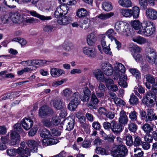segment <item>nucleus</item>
Wrapping results in <instances>:
<instances>
[{
	"mask_svg": "<svg viewBox=\"0 0 157 157\" xmlns=\"http://www.w3.org/2000/svg\"><path fill=\"white\" fill-rule=\"evenodd\" d=\"M68 10V7L65 4H62L57 8L54 15L56 17H59L57 20V22L60 25H67L71 22V18L70 17L66 16L60 17L63 15H66Z\"/></svg>",
	"mask_w": 157,
	"mask_h": 157,
	"instance_id": "obj_1",
	"label": "nucleus"
},
{
	"mask_svg": "<svg viewBox=\"0 0 157 157\" xmlns=\"http://www.w3.org/2000/svg\"><path fill=\"white\" fill-rule=\"evenodd\" d=\"M40 136L44 139L42 141L43 145L44 146L52 145L57 144L58 140L52 138L50 131L46 128L43 129L40 133Z\"/></svg>",
	"mask_w": 157,
	"mask_h": 157,
	"instance_id": "obj_2",
	"label": "nucleus"
},
{
	"mask_svg": "<svg viewBox=\"0 0 157 157\" xmlns=\"http://www.w3.org/2000/svg\"><path fill=\"white\" fill-rule=\"evenodd\" d=\"M143 24L144 25L142 29L138 31V33L144 36H150L155 32L156 29L151 22L144 21Z\"/></svg>",
	"mask_w": 157,
	"mask_h": 157,
	"instance_id": "obj_3",
	"label": "nucleus"
},
{
	"mask_svg": "<svg viewBox=\"0 0 157 157\" xmlns=\"http://www.w3.org/2000/svg\"><path fill=\"white\" fill-rule=\"evenodd\" d=\"M128 152V149L124 145H119L112 149L111 155L113 157H125Z\"/></svg>",
	"mask_w": 157,
	"mask_h": 157,
	"instance_id": "obj_4",
	"label": "nucleus"
},
{
	"mask_svg": "<svg viewBox=\"0 0 157 157\" xmlns=\"http://www.w3.org/2000/svg\"><path fill=\"white\" fill-rule=\"evenodd\" d=\"M80 95L77 92H75L72 95V99L67 105V109L71 111H74L79 105L80 101Z\"/></svg>",
	"mask_w": 157,
	"mask_h": 157,
	"instance_id": "obj_5",
	"label": "nucleus"
},
{
	"mask_svg": "<svg viewBox=\"0 0 157 157\" xmlns=\"http://www.w3.org/2000/svg\"><path fill=\"white\" fill-rule=\"evenodd\" d=\"M100 67L103 71L104 74L107 76H110L113 73V67L112 65L108 63H102L100 65Z\"/></svg>",
	"mask_w": 157,
	"mask_h": 157,
	"instance_id": "obj_6",
	"label": "nucleus"
},
{
	"mask_svg": "<svg viewBox=\"0 0 157 157\" xmlns=\"http://www.w3.org/2000/svg\"><path fill=\"white\" fill-rule=\"evenodd\" d=\"M106 36H107L108 38L109 39L112 41H114L117 45V48L119 49L121 46V44L114 37L116 35V33L114 32V30L112 29L108 30L105 34Z\"/></svg>",
	"mask_w": 157,
	"mask_h": 157,
	"instance_id": "obj_7",
	"label": "nucleus"
},
{
	"mask_svg": "<svg viewBox=\"0 0 157 157\" xmlns=\"http://www.w3.org/2000/svg\"><path fill=\"white\" fill-rule=\"evenodd\" d=\"M9 144L14 145L19 143L20 141V135L15 131H12L10 134Z\"/></svg>",
	"mask_w": 157,
	"mask_h": 157,
	"instance_id": "obj_8",
	"label": "nucleus"
},
{
	"mask_svg": "<svg viewBox=\"0 0 157 157\" xmlns=\"http://www.w3.org/2000/svg\"><path fill=\"white\" fill-rule=\"evenodd\" d=\"M83 53L90 58H94L96 55V51L94 47L88 46L84 47L82 48Z\"/></svg>",
	"mask_w": 157,
	"mask_h": 157,
	"instance_id": "obj_9",
	"label": "nucleus"
},
{
	"mask_svg": "<svg viewBox=\"0 0 157 157\" xmlns=\"http://www.w3.org/2000/svg\"><path fill=\"white\" fill-rule=\"evenodd\" d=\"M111 123V131L115 135L119 134L123 129L122 125L114 121H112Z\"/></svg>",
	"mask_w": 157,
	"mask_h": 157,
	"instance_id": "obj_10",
	"label": "nucleus"
},
{
	"mask_svg": "<svg viewBox=\"0 0 157 157\" xmlns=\"http://www.w3.org/2000/svg\"><path fill=\"white\" fill-rule=\"evenodd\" d=\"M145 13L148 19L155 20L157 19V11L155 10L149 8L146 10Z\"/></svg>",
	"mask_w": 157,
	"mask_h": 157,
	"instance_id": "obj_11",
	"label": "nucleus"
},
{
	"mask_svg": "<svg viewBox=\"0 0 157 157\" xmlns=\"http://www.w3.org/2000/svg\"><path fill=\"white\" fill-rule=\"evenodd\" d=\"M114 70L115 72V75L119 76L122 74H124L125 68L124 66L121 63H117L115 64L114 67Z\"/></svg>",
	"mask_w": 157,
	"mask_h": 157,
	"instance_id": "obj_12",
	"label": "nucleus"
},
{
	"mask_svg": "<svg viewBox=\"0 0 157 157\" xmlns=\"http://www.w3.org/2000/svg\"><path fill=\"white\" fill-rule=\"evenodd\" d=\"M126 27L123 21H118L115 24V29L119 34H124V33L126 31Z\"/></svg>",
	"mask_w": 157,
	"mask_h": 157,
	"instance_id": "obj_13",
	"label": "nucleus"
},
{
	"mask_svg": "<svg viewBox=\"0 0 157 157\" xmlns=\"http://www.w3.org/2000/svg\"><path fill=\"white\" fill-rule=\"evenodd\" d=\"M26 143L29 147L30 151H33L34 152H37L38 150V147L40 143L39 141L29 140L26 141Z\"/></svg>",
	"mask_w": 157,
	"mask_h": 157,
	"instance_id": "obj_14",
	"label": "nucleus"
},
{
	"mask_svg": "<svg viewBox=\"0 0 157 157\" xmlns=\"http://www.w3.org/2000/svg\"><path fill=\"white\" fill-rule=\"evenodd\" d=\"M53 113V110L46 106H43L39 110V115L43 117L46 115H50Z\"/></svg>",
	"mask_w": 157,
	"mask_h": 157,
	"instance_id": "obj_15",
	"label": "nucleus"
},
{
	"mask_svg": "<svg viewBox=\"0 0 157 157\" xmlns=\"http://www.w3.org/2000/svg\"><path fill=\"white\" fill-rule=\"evenodd\" d=\"M99 102V101L94 91L91 94L90 102L87 103V106L90 108L96 109L97 107V105Z\"/></svg>",
	"mask_w": 157,
	"mask_h": 157,
	"instance_id": "obj_16",
	"label": "nucleus"
},
{
	"mask_svg": "<svg viewBox=\"0 0 157 157\" xmlns=\"http://www.w3.org/2000/svg\"><path fill=\"white\" fill-rule=\"evenodd\" d=\"M33 121L30 118L25 117L21 121V124L23 128L25 130L29 129L33 126Z\"/></svg>",
	"mask_w": 157,
	"mask_h": 157,
	"instance_id": "obj_17",
	"label": "nucleus"
},
{
	"mask_svg": "<svg viewBox=\"0 0 157 157\" xmlns=\"http://www.w3.org/2000/svg\"><path fill=\"white\" fill-rule=\"evenodd\" d=\"M119 117L118 119L119 123L121 125L127 124L128 121V118L126 115V113L122 110L119 113Z\"/></svg>",
	"mask_w": 157,
	"mask_h": 157,
	"instance_id": "obj_18",
	"label": "nucleus"
},
{
	"mask_svg": "<svg viewBox=\"0 0 157 157\" xmlns=\"http://www.w3.org/2000/svg\"><path fill=\"white\" fill-rule=\"evenodd\" d=\"M97 40V37L96 35L94 32H92L89 34L87 36V43L89 46L94 45Z\"/></svg>",
	"mask_w": 157,
	"mask_h": 157,
	"instance_id": "obj_19",
	"label": "nucleus"
},
{
	"mask_svg": "<svg viewBox=\"0 0 157 157\" xmlns=\"http://www.w3.org/2000/svg\"><path fill=\"white\" fill-rule=\"evenodd\" d=\"M94 77L97 80L100 82H103L105 76L103 72L100 69H96L92 71Z\"/></svg>",
	"mask_w": 157,
	"mask_h": 157,
	"instance_id": "obj_20",
	"label": "nucleus"
},
{
	"mask_svg": "<svg viewBox=\"0 0 157 157\" xmlns=\"http://www.w3.org/2000/svg\"><path fill=\"white\" fill-rule=\"evenodd\" d=\"M27 12L30 14L31 16L36 17L42 21L48 20L52 19V17L50 16H45L44 15H42L38 13L34 10L28 11Z\"/></svg>",
	"mask_w": 157,
	"mask_h": 157,
	"instance_id": "obj_21",
	"label": "nucleus"
},
{
	"mask_svg": "<svg viewBox=\"0 0 157 157\" xmlns=\"http://www.w3.org/2000/svg\"><path fill=\"white\" fill-rule=\"evenodd\" d=\"M105 89V87L104 84L101 83L99 84L96 89V93L98 97L102 98L104 96Z\"/></svg>",
	"mask_w": 157,
	"mask_h": 157,
	"instance_id": "obj_22",
	"label": "nucleus"
},
{
	"mask_svg": "<svg viewBox=\"0 0 157 157\" xmlns=\"http://www.w3.org/2000/svg\"><path fill=\"white\" fill-rule=\"evenodd\" d=\"M50 73L52 77L57 78L64 74L65 72L61 69L54 68L51 69Z\"/></svg>",
	"mask_w": 157,
	"mask_h": 157,
	"instance_id": "obj_23",
	"label": "nucleus"
},
{
	"mask_svg": "<svg viewBox=\"0 0 157 157\" xmlns=\"http://www.w3.org/2000/svg\"><path fill=\"white\" fill-rule=\"evenodd\" d=\"M151 91H149L146 94V96H151V98L156 100L157 98V83L153 84L151 86Z\"/></svg>",
	"mask_w": 157,
	"mask_h": 157,
	"instance_id": "obj_24",
	"label": "nucleus"
},
{
	"mask_svg": "<svg viewBox=\"0 0 157 157\" xmlns=\"http://www.w3.org/2000/svg\"><path fill=\"white\" fill-rule=\"evenodd\" d=\"M89 12L84 8L78 9L76 11V15L79 18H84L88 15Z\"/></svg>",
	"mask_w": 157,
	"mask_h": 157,
	"instance_id": "obj_25",
	"label": "nucleus"
},
{
	"mask_svg": "<svg viewBox=\"0 0 157 157\" xmlns=\"http://www.w3.org/2000/svg\"><path fill=\"white\" fill-rule=\"evenodd\" d=\"M130 24L132 28L136 30H138V31L141 29L142 27H144V26L143 25H144L139 20H137L131 21Z\"/></svg>",
	"mask_w": 157,
	"mask_h": 157,
	"instance_id": "obj_26",
	"label": "nucleus"
},
{
	"mask_svg": "<svg viewBox=\"0 0 157 157\" xmlns=\"http://www.w3.org/2000/svg\"><path fill=\"white\" fill-rule=\"evenodd\" d=\"M21 1L20 0H4V4L11 8H13L16 7L14 5L17 3L21 4Z\"/></svg>",
	"mask_w": 157,
	"mask_h": 157,
	"instance_id": "obj_27",
	"label": "nucleus"
},
{
	"mask_svg": "<svg viewBox=\"0 0 157 157\" xmlns=\"http://www.w3.org/2000/svg\"><path fill=\"white\" fill-rule=\"evenodd\" d=\"M150 98H151V96H148L147 97L146 94L145 96L143 97L142 100L143 103L145 104L147 107L149 108L153 107L155 105L153 99H150L149 100Z\"/></svg>",
	"mask_w": 157,
	"mask_h": 157,
	"instance_id": "obj_28",
	"label": "nucleus"
},
{
	"mask_svg": "<svg viewBox=\"0 0 157 157\" xmlns=\"http://www.w3.org/2000/svg\"><path fill=\"white\" fill-rule=\"evenodd\" d=\"M157 120V116L154 113L153 111L151 109L148 110L145 121L147 122L148 121H152L153 120Z\"/></svg>",
	"mask_w": 157,
	"mask_h": 157,
	"instance_id": "obj_29",
	"label": "nucleus"
},
{
	"mask_svg": "<svg viewBox=\"0 0 157 157\" xmlns=\"http://www.w3.org/2000/svg\"><path fill=\"white\" fill-rule=\"evenodd\" d=\"M119 77H120L119 80L118 82L119 85L121 87H126L127 86V83L126 81L127 79V76L125 74H121Z\"/></svg>",
	"mask_w": 157,
	"mask_h": 157,
	"instance_id": "obj_30",
	"label": "nucleus"
},
{
	"mask_svg": "<svg viewBox=\"0 0 157 157\" xmlns=\"http://www.w3.org/2000/svg\"><path fill=\"white\" fill-rule=\"evenodd\" d=\"M148 49H150V51L149 52L148 54L146 56V59L148 61L152 64L154 63V61L155 56V53L154 51H151V48H149Z\"/></svg>",
	"mask_w": 157,
	"mask_h": 157,
	"instance_id": "obj_31",
	"label": "nucleus"
},
{
	"mask_svg": "<svg viewBox=\"0 0 157 157\" xmlns=\"http://www.w3.org/2000/svg\"><path fill=\"white\" fill-rule=\"evenodd\" d=\"M114 15V13L112 12L106 13H101L98 15L96 17L101 20H105L110 18Z\"/></svg>",
	"mask_w": 157,
	"mask_h": 157,
	"instance_id": "obj_32",
	"label": "nucleus"
},
{
	"mask_svg": "<svg viewBox=\"0 0 157 157\" xmlns=\"http://www.w3.org/2000/svg\"><path fill=\"white\" fill-rule=\"evenodd\" d=\"M11 17L12 21L14 23H20L21 20L20 15L17 13H12Z\"/></svg>",
	"mask_w": 157,
	"mask_h": 157,
	"instance_id": "obj_33",
	"label": "nucleus"
},
{
	"mask_svg": "<svg viewBox=\"0 0 157 157\" xmlns=\"http://www.w3.org/2000/svg\"><path fill=\"white\" fill-rule=\"evenodd\" d=\"M154 126H155L153 125H151L148 123H145L142 126V129L146 134H149L153 131Z\"/></svg>",
	"mask_w": 157,
	"mask_h": 157,
	"instance_id": "obj_34",
	"label": "nucleus"
},
{
	"mask_svg": "<svg viewBox=\"0 0 157 157\" xmlns=\"http://www.w3.org/2000/svg\"><path fill=\"white\" fill-rule=\"evenodd\" d=\"M141 49L137 45L133 46L131 48V52L135 59L138 60V59L136 57V55H138V53L141 51Z\"/></svg>",
	"mask_w": 157,
	"mask_h": 157,
	"instance_id": "obj_35",
	"label": "nucleus"
},
{
	"mask_svg": "<svg viewBox=\"0 0 157 157\" xmlns=\"http://www.w3.org/2000/svg\"><path fill=\"white\" fill-rule=\"evenodd\" d=\"M16 153H17L21 155L24 154H27L28 155L30 154L29 148L26 147L25 148L22 147H19L17 149H16Z\"/></svg>",
	"mask_w": 157,
	"mask_h": 157,
	"instance_id": "obj_36",
	"label": "nucleus"
},
{
	"mask_svg": "<svg viewBox=\"0 0 157 157\" xmlns=\"http://www.w3.org/2000/svg\"><path fill=\"white\" fill-rule=\"evenodd\" d=\"M118 3L121 6L125 8H128L132 6L131 0H119Z\"/></svg>",
	"mask_w": 157,
	"mask_h": 157,
	"instance_id": "obj_37",
	"label": "nucleus"
},
{
	"mask_svg": "<svg viewBox=\"0 0 157 157\" xmlns=\"http://www.w3.org/2000/svg\"><path fill=\"white\" fill-rule=\"evenodd\" d=\"M102 6L103 9L107 12L111 11L113 9L111 2L107 1H104L103 2Z\"/></svg>",
	"mask_w": 157,
	"mask_h": 157,
	"instance_id": "obj_38",
	"label": "nucleus"
},
{
	"mask_svg": "<svg viewBox=\"0 0 157 157\" xmlns=\"http://www.w3.org/2000/svg\"><path fill=\"white\" fill-rule=\"evenodd\" d=\"M120 13L125 17H131L132 15V10L127 9H122L120 10Z\"/></svg>",
	"mask_w": 157,
	"mask_h": 157,
	"instance_id": "obj_39",
	"label": "nucleus"
},
{
	"mask_svg": "<svg viewBox=\"0 0 157 157\" xmlns=\"http://www.w3.org/2000/svg\"><path fill=\"white\" fill-rule=\"evenodd\" d=\"M63 47L64 49L67 51L69 52L73 48V44L71 42L65 41L63 44Z\"/></svg>",
	"mask_w": 157,
	"mask_h": 157,
	"instance_id": "obj_40",
	"label": "nucleus"
},
{
	"mask_svg": "<svg viewBox=\"0 0 157 157\" xmlns=\"http://www.w3.org/2000/svg\"><path fill=\"white\" fill-rule=\"evenodd\" d=\"M133 41L140 44H143L147 42V40L145 38L140 36H138L132 38Z\"/></svg>",
	"mask_w": 157,
	"mask_h": 157,
	"instance_id": "obj_41",
	"label": "nucleus"
},
{
	"mask_svg": "<svg viewBox=\"0 0 157 157\" xmlns=\"http://www.w3.org/2000/svg\"><path fill=\"white\" fill-rule=\"evenodd\" d=\"M64 105V103L61 100H56L53 103L54 107L57 109H62Z\"/></svg>",
	"mask_w": 157,
	"mask_h": 157,
	"instance_id": "obj_42",
	"label": "nucleus"
},
{
	"mask_svg": "<svg viewBox=\"0 0 157 157\" xmlns=\"http://www.w3.org/2000/svg\"><path fill=\"white\" fill-rule=\"evenodd\" d=\"M95 151L97 154L102 155H107L109 154L108 151H106L104 148L100 147H96L95 149Z\"/></svg>",
	"mask_w": 157,
	"mask_h": 157,
	"instance_id": "obj_43",
	"label": "nucleus"
},
{
	"mask_svg": "<svg viewBox=\"0 0 157 157\" xmlns=\"http://www.w3.org/2000/svg\"><path fill=\"white\" fill-rule=\"evenodd\" d=\"M129 71L136 79H139L140 78V74L139 71L135 68H130Z\"/></svg>",
	"mask_w": 157,
	"mask_h": 157,
	"instance_id": "obj_44",
	"label": "nucleus"
},
{
	"mask_svg": "<svg viewBox=\"0 0 157 157\" xmlns=\"http://www.w3.org/2000/svg\"><path fill=\"white\" fill-rule=\"evenodd\" d=\"M68 121L67 120L65 119L64 120V123H67V125L66 126V129L68 131H70L73 129L74 126V121L72 120L71 121H70L69 122H67V121Z\"/></svg>",
	"mask_w": 157,
	"mask_h": 157,
	"instance_id": "obj_45",
	"label": "nucleus"
},
{
	"mask_svg": "<svg viewBox=\"0 0 157 157\" xmlns=\"http://www.w3.org/2000/svg\"><path fill=\"white\" fill-rule=\"evenodd\" d=\"M72 94V91L69 88L63 90L62 92L63 95L68 99L70 98Z\"/></svg>",
	"mask_w": 157,
	"mask_h": 157,
	"instance_id": "obj_46",
	"label": "nucleus"
},
{
	"mask_svg": "<svg viewBox=\"0 0 157 157\" xmlns=\"http://www.w3.org/2000/svg\"><path fill=\"white\" fill-rule=\"evenodd\" d=\"M139 2L140 9L145 10L147 8V0H139Z\"/></svg>",
	"mask_w": 157,
	"mask_h": 157,
	"instance_id": "obj_47",
	"label": "nucleus"
},
{
	"mask_svg": "<svg viewBox=\"0 0 157 157\" xmlns=\"http://www.w3.org/2000/svg\"><path fill=\"white\" fill-rule=\"evenodd\" d=\"M126 143L127 146H130L133 143L132 136L130 134H127L126 136Z\"/></svg>",
	"mask_w": 157,
	"mask_h": 157,
	"instance_id": "obj_48",
	"label": "nucleus"
},
{
	"mask_svg": "<svg viewBox=\"0 0 157 157\" xmlns=\"http://www.w3.org/2000/svg\"><path fill=\"white\" fill-rule=\"evenodd\" d=\"M144 77L146 79V81L147 82L152 84V85L154 83H156L155 82V79L153 76L150 75L148 74L145 75Z\"/></svg>",
	"mask_w": 157,
	"mask_h": 157,
	"instance_id": "obj_49",
	"label": "nucleus"
},
{
	"mask_svg": "<svg viewBox=\"0 0 157 157\" xmlns=\"http://www.w3.org/2000/svg\"><path fill=\"white\" fill-rule=\"evenodd\" d=\"M132 15L135 18H137L139 15L140 9L137 6H134L132 8Z\"/></svg>",
	"mask_w": 157,
	"mask_h": 157,
	"instance_id": "obj_50",
	"label": "nucleus"
},
{
	"mask_svg": "<svg viewBox=\"0 0 157 157\" xmlns=\"http://www.w3.org/2000/svg\"><path fill=\"white\" fill-rule=\"evenodd\" d=\"M110 44H108V46H107L106 44L105 46L102 45V47L104 52L107 55H112V52L111 51V49L109 47Z\"/></svg>",
	"mask_w": 157,
	"mask_h": 157,
	"instance_id": "obj_51",
	"label": "nucleus"
},
{
	"mask_svg": "<svg viewBox=\"0 0 157 157\" xmlns=\"http://www.w3.org/2000/svg\"><path fill=\"white\" fill-rule=\"evenodd\" d=\"M103 82H105L107 88H109V86L112 84H113L114 81L111 78H105Z\"/></svg>",
	"mask_w": 157,
	"mask_h": 157,
	"instance_id": "obj_52",
	"label": "nucleus"
},
{
	"mask_svg": "<svg viewBox=\"0 0 157 157\" xmlns=\"http://www.w3.org/2000/svg\"><path fill=\"white\" fill-rule=\"evenodd\" d=\"M128 128L131 132H135L137 129V126L134 123H130L128 124Z\"/></svg>",
	"mask_w": 157,
	"mask_h": 157,
	"instance_id": "obj_53",
	"label": "nucleus"
},
{
	"mask_svg": "<svg viewBox=\"0 0 157 157\" xmlns=\"http://www.w3.org/2000/svg\"><path fill=\"white\" fill-rule=\"evenodd\" d=\"M137 113L134 110L129 114V117L132 121H137Z\"/></svg>",
	"mask_w": 157,
	"mask_h": 157,
	"instance_id": "obj_54",
	"label": "nucleus"
},
{
	"mask_svg": "<svg viewBox=\"0 0 157 157\" xmlns=\"http://www.w3.org/2000/svg\"><path fill=\"white\" fill-rule=\"evenodd\" d=\"M43 124L47 127H50L52 126L51 121L50 119H44L42 121Z\"/></svg>",
	"mask_w": 157,
	"mask_h": 157,
	"instance_id": "obj_55",
	"label": "nucleus"
},
{
	"mask_svg": "<svg viewBox=\"0 0 157 157\" xmlns=\"http://www.w3.org/2000/svg\"><path fill=\"white\" fill-rule=\"evenodd\" d=\"M100 38L101 39V46L105 45L106 44L107 38L105 34H102L100 35Z\"/></svg>",
	"mask_w": 157,
	"mask_h": 157,
	"instance_id": "obj_56",
	"label": "nucleus"
},
{
	"mask_svg": "<svg viewBox=\"0 0 157 157\" xmlns=\"http://www.w3.org/2000/svg\"><path fill=\"white\" fill-rule=\"evenodd\" d=\"M114 101L117 105H124L125 103L124 101L120 98H117L114 100Z\"/></svg>",
	"mask_w": 157,
	"mask_h": 157,
	"instance_id": "obj_57",
	"label": "nucleus"
},
{
	"mask_svg": "<svg viewBox=\"0 0 157 157\" xmlns=\"http://www.w3.org/2000/svg\"><path fill=\"white\" fill-rule=\"evenodd\" d=\"M138 98L134 94L131 95L129 102L131 104H136L137 102Z\"/></svg>",
	"mask_w": 157,
	"mask_h": 157,
	"instance_id": "obj_58",
	"label": "nucleus"
},
{
	"mask_svg": "<svg viewBox=\"0 0 157 157\" xmlns=\"http://www.w3.org/2000/svg\"><path fill=\"white\" fill-rule=\"evenodd\" d=\"M51 122L52 124L58 125L60 123V120L57 117L54 116L52 118Z\"/></svg>",
	"mask_w": 157,
	"mask_h": 157,
	"instance_id": "obj_59",
	"label": "nucleus"
},
{
	"mask_svg": "<svg viewBox=\"0 0 157 157\" xmlns=\"http://www.w3.org/2000/svg\"><path fill=\"white\" fill-rule=\"evenodd\" d=\"M53 26L47 25L43 26V30L44 32H51L53 30Z\"/></svg>",
	"mask_w": 157,
	"mask_h": 157,
	"instance_id": "obj_60",
	"label": "nucleus"
},
{
	"mask_svg": "<svg viewBox=\"0 0 157 157\" xmlns=\"http://www.w3.org/2000/svg\"><path fill=\"white\" fill-rule=\"evenodd\" d=\"M6 152L7 155L9 156H15L16 155L15 149H8L7 150Z\"/></svg>",
	"mask_w": 157,
	"mask_h": 157,
	"instance_id": "obj_61",
	"label": "nucleus"
},
{
	"mask_svg": "<svg viewBox=\"0 0 157 157\" xmlns=\"http://www.w3.org/2000/svg\"><path fill=\"white\" fill-rule=\"evenodd\" d=\"M142 143L141 138L140 137L137 136L135 138L134 142V144L135 146H139Z\"/></svg>",
	"mask_w": 157,
	"mask_h": 157,
	"instance_id": "obj_62",
	"label": "nucleus"
},
{
	"mask_svg": "<svg viewBox=\"0 0 157 157\" xmlns=\"http://www.w3.org/2000/svg\"><path fill=\"white\" fill-rule=\"evenodd\" d=\"M103 127L105 129L109 131L111 129L112 124L108 122H105L103 123Z\"/></svg>",
	"mask_w": 157,
	"mask_h": 157,
	"instance_id": "obj_63",
	"label": "nucleus"
},
{
	"mask_svg": "<svg viewBox=\"0 0 157 157\" xmlns=\"http://www.w3.org/2000/svg\"><path fill=\"white\" fill-rule=\"evenodd\" d=\"M144 140L147 142L150 143L153 140V137L150 133L146 134L144 137Z\"/></svg>",
	"mask_w": 157,
	"mask_h": 157,
	"instance_id": "obj_64",
	"label": "nucleus"
}]
</instances>
